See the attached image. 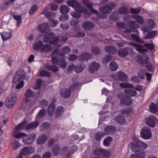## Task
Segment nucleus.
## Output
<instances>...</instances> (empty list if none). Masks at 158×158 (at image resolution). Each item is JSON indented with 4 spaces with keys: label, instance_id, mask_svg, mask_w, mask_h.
<instances>
[{
    "label": "nucleus",
    "instance_id": "nucleus-28",
    "mask_svg": "<svg viewBox=\"0 0 158 158\" xmlns=\"http://www.w3.org/2000/svg\"><path fill=\"white\" fill-rule=\"evenodd\" d=\"M52 47L48 44H43L42 48L40 49L41 52H48L52 51Z\"/></svg>",
    "mask_w": 158,
    "mask_h": 158
},
{
    "label": "nucleus",
    "instance_id": "nucleus-48",
    "mask_svg": "<svg viewBox=\"0 0 158 158\" xmlns=\"http://www.w3.org/2000/svg\"><path fill=\"white\" fill-rule=\"evenodd\" d=\"M112 141V138L111 137H107L103 141V144L105 146H108L110 144Z\"/></svg>",
    "mask_w": 158,
    "mask_h": 158
},
{
    "label": "nucleus",
    "instance_id": "nucleus-41",
    "mask_svg": "<svg viewBox=\"0 0 158 158\" xmlns=\"http://www.w3.org/2000/svg\"><path fill=\"white\" fill-rule=\"evenodd\" d=\"M73 7L75 8L76 11L75 12L71 14L72 15L75 19H77L79 18L81 15V13L79 10V9L76 7Z\"/></svg>",
    "mask_w": 158,
    "mask_h": 158
},
{
    "label": "nucleus",
    "instance_id": "nucleus-8",
    "mask_svg": "<svg viewBox=\"0 0 158 158\" xmlns=\"http://www.w3.org/2000/svg\"><path fill=\"white\" fill-rule=\"evenodd\" d=\"M145 123L151 127H154L158 120L153 115H150L149 117L146 118L144 119Z\"/></svg>",
    "mask_w": 158,
    "mask_h": 158
},
{
    "label": "nucleus",
    "instance_id": "nucleus-40",
    "mask_svg": "<svg viewBox=\"0 0 158 158\" xmlns=\"http://www.w3.org/2000/svg\"><path fill=\"white\" fill-rule=\"evenodd\" d=\"M28 122L26 119H24L21 123L18 125L15 128H23L26 126L27 127Z\"/></svg>",
    "mask_w": 158,
    "mask_h": 158
},
{
    "label": "nucleus",
    "instance_id": "nucleus-14",
    "mask_svg": "<svg viewBox=\"0 0 158 158\" xmlns=\"http://www.w3.org/2000/svg\"><path fill=\"white\" fill-rule=\"evenodd\" d=\"M83 29L89 31L93 29L94 27V24L92 22L87 21L83 23L82 25Z\"/></svg>",
    "mask_w": 158,
    "mask_h": 158
},
{
    "label": "nucleus",
    "instance_id": "nucleus-6",
    "mask_svg": "<svg viewBox=\"0 0 158 158\" xmlns=\"http://www.w3.org/2000/svg\"><path fill=\"white\" fill-rule=\"evenodd\" d=\"M118 98L120 100L122 104L130 105L133 102V100L131 98L123 94L120 93L117 95Z\"/></svg>",
    "mask_w": 158,
    "mask_h": 158
},
{
    "label": "nucleus",
    "instance_id": "nucleus-54",
    "mask_svg": "<svg viewBox=\"0 0 158 158\" xmlns=\"http://www.w3.org/2000/svg\"><path fill=\"white\" fill-rule=\"evenodd\" d=\"M137 145L140 147L145 149L148 147V145L141 141L138 140L137 142Z\"/></svg>",
    "mask_w": 158,
    "mask_h": 158
},
{
    "label": "nucleus",
    "instance_id": "nucleus-21",
    "mask_svg": "<svg viewBox=\"0 0 158 158\" xmlns=\"http://www.w3.org/2000/svg\"><path fill=\"white\" fill-rule=\"evenodd\" d=\"M128 44L131 45L133 47H136L135 49L140 53H144L147 52V50L146 49L142 48V46L139 44H133L131 43H129Z\"/></svg>",
    "mask_w": 158,
    "mask_h": 158
},
{
    "label": "nucleus",
    "instance_id": "nucleus-47",
    "mask_svg": "<svg viewBox=\"0 0 158 158\" xmlns=\"http://www.w3.org/2000/svg\"><path fill=\"white\" fill-rule=\"evenodd\" d=\"M16 75L20 79L25 77V71L22 70H19L17 72Z\"/></svg>",
    "mask_w": 158,
    "mask_h": 158
},
{
    "label": "nucleus",
    "instance_id": "nucleus-43",
    "mask_svg": "<svg viewBox=\"0 0 158 158\" xmlns=\"http://www.w3.org/2000/svg\"><path fill=\"white\" fill-rule=\"evenodd\" d=\"M39 123L37 121L33 122L28 124L25 128H36L38 126Z\"/></svg>",
    "mask_w": 158,
    "mask_h": 158
},
{
    "label": "nucleus",
    "instance_id": "nucleus-59",
    "mask_svg": "<svg viewBox=\"0 0 158 158\" xmlns=\"http://www.w3.org/2000/svg\"><path fill=\"white\" fill-rule=\"evenodd\" d=\"M40 75L41 76H44L47 77H50L51 76L50 73L44 70H42L40 72Z\"/></svg>",
    "mask_w": 158,
    "mask_h": 158
},
{
    "label": "nucleus",
    "instance_id": "nucleus-44",
    "mask_svg": "<svg viewBox=\"0 0 158 158\" xmlns=\"http://www.w3.org/2000/svg\"><path fill=\"white\" fill-rule=\"evenodd\" d=\"M125 93L131 96H135L137 94V93L134 90L127 89L125 90Z\"/></svg>",
    "mask_w": 158,
    "mask_h": 158
},
{
    "label": "nucleus",
    "instance_id": "nucleus-46",
    "mask_svg": "<svg viewBox=\"0 0 158 158\" xmlns=\"http://www.w3.org/2000/svg\"><path fill=\"white\" fill-rule=\"evenodd\" d=\"M118 11L119 13L122 14H127L130 12L129 9L125 7H122L119 8Z\"/></svg>",
    "mask_w": 158,
    "mask_h": 158
},
{
    "label": "nucleus",
    "instance_id": "nucleus-31",
    "mask_svg": "<svg viewBox=\"0 0 158 158\" xmlns=\"http://www.w3.org/2000/svg\"><path fill=\"white\" fill-rule=\"evenodd\" d=\"M118 55L122 57H125L128 54L127 47L121 48L118 51Z\"/></svg>",
    "mask_w": 158,
    "mask_h": 158
},
{
    "label": "nucleus",
    "instance_id": "nucleus-58",
    "mask_svg": "<svg viewBox=\"0 0 158 158\" xmlns=\"http://www.w3.org/2000/svg\"><path fill=\"white\" fill-rule=\"evenodd\" d=\"M12 145L13 149L14 150H16L20 146V145L18 141L16 140H14L12 143Z\"/></svg>",
    "mask_w": 158,
    "mask_h": 158
},
{
    "label": "nucleus",
    "instance_id": "nucleus-42",
    "mask_svg": "<svg viewBox=\"0 0 158 158\" xmlns=\"http://www.w3.org/2000/svg\"><path fill=\"white\" fill-rule=\"evenodd\" d=\"M2 39L3 40H6L10 38L11 35V34L9 32H4L3 33H1Z\"/></svg>",
    "mask_w": 158,
    "mask_h": 158
},
{
    "label": "nucleus",
    "instance_id": "nucleus-9",
    "mask_svg": "<svg viewBox=\"0 0 158 158\" xmlns=\"http://www.w3.org/2000/svg\"><path fill=\"white\" fill-rule=\"evenodd\" d=\"M35 138L36 135L34 134H31L28 136L26 135L23 138V141L25 144H30L34 142Z\"/></svg>",
    "mask_w": 158,
    "mask_h": 158
},
{
    "label": "nucleus",
    "instance_id": "nucleus-35",
    "mask_svg": "<svg viewBox=\"0 0 158 158\" xmlns=\"http://www.w3.org/2000/svg\"><path fill=\"white\" fill-rule=\"evenodd\" d=\"M114 120L118 123L121 125L124 124L126 122V120L122 115H119L115 118Z\"/></svg>",
    "mask_w": 158,
    "mask_h": 158
},
{
    "label": "nucleus",
    "instance_id": "nucleus-18",
    "mask_svg": "<svg viewBox=\"0 0 158 158\" xmlns=\"http://www.w3.org/2000/svg\"><path fill=\"white\" fill-rule=\"evenodd\" d=\"M128 24L130 28L132 29H133V30H132L130 31H127L130 32L131 31H132L134 32H136L137 33H138V31L136 30V29L139 28V26L138 24L135 21H131L129 22Z\"/></svg>",
    "mask_w": 158,
    "mask_h": 158
},
{
    "label": "nucleus",
    "instance_id": "nucleus-49",
    "mask_svg": "<svg viewBox=\"0 0 158 158\" xmlns=\"http://www.w3.org/2000/svg\"><path fill=\"white\" fill-rule=\"evenodd\" d=\"M132 38L135 41L140 43H143L144 42L143 41L141 40L139 37L137 35L135 34H131V35Z\"/></svg>",
    "mask_w": 158,
    "mask_h": 158
},
{
    "label": "nucleus",
    "instance_id": "nucleus-32",
    "mask_svg": "<svg viewBox=\"0 0 158 158\" xmlns=\"http://www.w3.org/2000/svg\"><path fill=\"white\" fill-rule=\"evenodd\" d=\"M157 31H150L148 32L146 35H145L144 38L145 39H153L156 36L157 34Z\"/></svg>",
    "mask_w": 158,
    "mask_h": 158
},
{
    "label": "nucleus",
    "instance_id": "nucleus-36",
    "mask_svg": "<svg viewBox=\"0 0 158 158\" xmlns=\"http://www.w3.org/2000/svg\"><path fill=\"white\" fill-rule=\"evenodd\" d=\"M69 11V8L67 6L63 5L60 6V11L62 14H67Z\"/></svg>",
    "mask_w": 158,
    "mask_h": 158
},
{
    "label": "nucleus",
    "instance_id": "nucleus-7",
    "mask_svg": "<svg viewBox=\"0 0 158 158\" xmlns=\"http://www.w3.org/2000/svg\"><path fill=\"white\" fill-rule=\"evenodd\" d=\"M115 4L113 2H110L107 6H105L99 8L100 12L104 14H110L111 11L112 9L114 8Z\"/></svg>",
    "mask_w": 158,
    "mask_h": 158
},
{
    "label": "nucleus",
    "instance_id": "nucleus-25",
    "mask_svg": "<svg viewBox=\"0 0 158 158\" xmlns=\"http://www.w3.org/2000/svg\"><path fill=\"white\" fill-rule=\"evenodd\" d=\"M19 129H15L13 133V136L16 139H19L22 137H23L26 134L20 132Z\"/></svg>",
    "mask_w": 158,
    "mask_h": 158
},
{
    "label": "nucleus",
    "instance_id": "nucleus-52",
    "mask_svg": "<svg viewBox=\"0 0 158 158\" xmlns=\"http://www.w3.org/2000/svg\"><path fill=\"white\" fill-rule=\"evenodd\" d=\"M116 131H120V130L118 129L116 130V129H105L104 131L106 135L108 134H114Z\"/></svg>",
    "mask_w": 158,
    "mask_h": 158
},
{
    "label": "nucleus",
    "instance_id": "nucleus-53",
    "mask_svg": "<svg viewBox=\"0 0 158 158\" xmlns=\"http://www.w3.org/2000/svg\"><path fill=\"white\" fill-rule=\"evenodd\" d=\"M41 80L40 79H38L37 80L36 82L35 86L33 87L34 89L37 90L40 89L41 86Z\"/></svg>",
    "mask_w": 158,
    "mask_h": 158
},
{
    "label": "nucleus",
    "instance_id": "nucleus-60",
    "mask_svg": "<svg viewBox=\"0 0 158 158\" xmlns=\"http://www.w3.org/2000/svg\"><path fill=\"white\" fill-rule=\"evenodd\" d=\"M59 150V147L58 145H55L52 149V152L54 155L57 156L58 155Z\"/></svg>",
    "mask_w": 158,
    "mask_h": 158
},
{
    "label": "nucleus",
    "instance_id": "nucleus-10",
    "mask_svg": "<svg viewBox=\"0 0 158 158\" xmlns=\"http://www.w3.org/2000/svg\"><path fill=\"white\" fill-rule=\"evenodd\" d=\"M154 25V22L151 19L147 20L144 27H143V30L145 32H148L150 30L152 29Z\"/></svg>",
    "mask_w": 158,
    "mask_h": 158
},
{
    "label": "nucleus",
    "instance_id": "nucleus-12",
    "mask_svg": "<svg viewBox=\"0 0 158 158\" xmlns=\"http://www.w3.org/2000/svg\"><path fill=\"white\" fill-rule=\"evenodd\" d=\"M141 137L145 139H148L152 136V132L149 129H142L140 131Z\"/></svg>",
    "mask_w": 158,
    "mask_h": 158
},
{
    "label": "nucleus",
    "instance_id": "nucleus-13",
    "mask_svg": "<svg viewBox=\"0 0 158 158\" xmlns=\"http://www.w3.org/2000/svg\"><path fill=\"white\" fill-rule=\"evenodd\" d=\"M100 64L99 63L95 62H92L89 68V71L90 73H93L98 70L100 67Z\"/></svg>",
    "mask_w": 158,
    "mask_h": 158
},
{
    "label": "nucleus",
    "instance_id": "nucleus-4",
    "mask_svg": "<svg viewBox=\"0 0 158 158\" xmlns=\"http://www.w3.org/2000/svg\"><path fill=\"white\" fill-rule=\"evenodd\" d=\"M137 62L142 65L145 66L147 69L149 71L152 70V68L151 64L148 62V56H144L142 57L139 56L137 57Z\"/></svg>",
    "mask_w": 158,
    "mask_h": 158
},
{
    "label": "nucleus",
    "instance_id": "nucleus-37",
    "mask_svg": "<svg viewBox=\"0 0 158 158\" xmlns=\"http://www.w3.org/2000/svg\"><path fill=\"white\" fill-rule=\"evenodd\" d=\"M149 111L152 113H155L158 110V106L154 103H152L149 106Z\"/></svg>",
    "mask_w": 158,
    "mask_h": 158
},
{
    "label": "nucleus",
    "instance_id": "nucleus-50",
    "mask_svg": "<svg viewBox=\"0 0 158 158\" xmlns=\"http://www.w3.org/2000/svg\"><path fill=\"white\" fill-rule=\"evenodd\" d=\"M49 23L50 27H54L57 25L58 23V21L55 19H49Z\"/></svg>",
    "mask_w": 158,
    "mask_h": 158
},
{
    "label": "nucleus",
    "instance_id": "nucleus-62",
    "mask_svg": "<svg viewBox=\"0 0 158 158\" xmlns=\"http://www.w3.org/2000/svg\"><path fill=\"white\" fill-rule=\"evenodd\" d=\"M131 12L132 14H137L139 13L140 12V8H133L132 7L130 8Z\"/></svg>",
    "mask_w": 158,
    "mask_h": 158
},
{
    "label": "nucleus",
    "instance_id": "nucleus-30",
    "mask_svg": "<svg viewBox=\"0 0 158 158\" xmlns=\"http://www.w3.org/2000/svg\"><path fill=\"white\" fill-rule=\"evenodd\" d=\"M47 139V137L46 135H42L38 137L36 142L38 144H42L45 143Z\"/></svg>",
    "mask_w": 158,
    "mask_h": 158
},
{
    "label": "nucleus",
    "instance_id": "nucleus-15",
    "mask_svg": "<svg viewBox=\"0 0 158 158\" xmlns=\"http://www.w3.org/2000/svg\"><path fill=\"white\" fill-rule=\"evenodd\" d=\"M127 78V75L124 73L118 72L117 75L114 77V79L116 81H126Z\"/></svg>",
    "mask_w": 158,
    "mask_h": 158
},
{
    "label": "nucleus",
    "instance_id": "nucleus-27",
    "mask_svg": "<svg viewBox=\"0 0 158 158\" xmlns=\"http://www.w3.org/2000/svg\"><path fill=\"white\" fill-rule=\"evenodd\" d=\"M104 49L107 52L113 54L115 53L117 50L116 48L113 46H105Z\"/></svg>",
    "mask_w": 158,
    "mask_h": 158
},
{
    "label": "nucleus",
    "instance_id": "nucleus-20",
    "mask_svg": "<svg viewBox=\"0 0 158 158\" xmlns=\"http://www.w3.org/2000/svg\"><path fill=\"white\" fill-rule=\"evenodd\" d=\"M35 95L34 93L31 89H27L25 96V102H29L30 100L28 98H31L33 97Z\"/></svg>",
    "mask_w": 158,
    "mask_h": 158
},
{
    "label": "nucleus",
    "instance_id": "nucleus-63",
    "mask_svg": "<svg viewBox=\"0 0 158 158\" xmlns=\"http://www.w3.org/2000/svg\"><path fill=\"white\" fill-rule=\"evenodd\" d=\"M37 6L36 5H34L33 6L29 11V13L30 15H32L35 13L37 10Z\"/></svg>",
    "mask_w": 158,
    "mask_h": 158
},
{
    "label": "nucleus",
    "instance_id": "nucleus-5",
    "mask_svg": "<svg viewBox=\"0 0 158 158\" xmlns=\"http://www.w3.org/2000/svg\"><path fill=\"white\" fill-rule=\"evenodd\" d=\"M17 99V94L15 93H12L9 94L6 98L5 102V106L8 108H11Z\"/></svg>",
    "mask_w": 158,
    "mask_h": 158
},
{
    "label": "nucleus",
    "instance_id": "nucleus-39",
    "mask_svg": "<svg viewBox=\"0 0 158 158\" xmlns=\"http://www.w3.org/2000/svg\"><path fill=\"white\" fill-rule=\"evenodd\" d=\"M45 109H43L40 110L36 117V119L39 120L43 118L45 114Z\"/></svg>",
    "mask_w": 158,
    "mask_h": 158
},
{
    "label": "nucleus",
    "instance_id": "nucleus-45",
    "mask_svg": "<svg viewBox=\"0 0 158 158\" xmlns=\"http://www.w3.org/2000/svg\"><path fill=\"white\" fill-rule=\"evenodd\" d=\"M109 68L112 71H116L118 69V65L114 61H112L109 64Z\"/></svg>",
    "mask_w": 158,
    "mask_h": 158
},
{
    "label": "nucleus",
    "instance_id": "nucleus-29",
    "mask_svg": "<svg viewBox=\"0 0 158 158\" xmlns=\"http://www.w3.org/2000/svg\"><path fill=\"white\" fill-rule=\"evenodd\" d=\"M85 68L86 66L85 64L80 63L75 67L74 71L76 73H79L82 72Z\"/></svg>",
    "mask_w": 158,
    "mask_h": 158
},
{
    "label": "nucleus",
    "instance_id": "nucleus-34",
    "mask_svg": "<svg viewBox=\"0 0 158 158\" xmlns=\"http://www.w3.org/2000/svg\"><path fill=\"white\" fill-rule=\"evenodd\" d=\"M138 23L141 24H143L144 23L143 19L139 15H133L131 16Z\"/></svg>",
    "mask_w": 158,
    "mask_h": 158
},
{
    "label": "nucleus",
    "instance_id": "nucleus-57",
    "mask_svg": "<svg viewBox=\"0 0 158 158\" xmlns=\"http://www.w3.org/2000/svg\"><path fill=\"white\" fill-rule=\"evenodd\" d=\"M22 15H14L13 16V18L17 21V24L19 26L22 22Z\"/></svg>",
    "mask_w": 158,
    "mask_h": 158
},
{
    "label": "nucleus",
    "instance_id": "nucleus-23",
    "mask_svg": "<svg viewBox=\"0 0 158 158\" xmlns=\"http://www.w3.org/2000/svg\"><path fill=\"white\" fill-rule=\"evenodd\" d=\"M92 57V55L91 54L85 52L80 55L79 59L80 61H83L85 60L87 61L88 59H91Z\"/></svg>",
    "mask_w": 158,
    "mask_h": 158
},
{
    "label": "nucleus",
    "instance_id": "nucleus-24",
    "mask_svg": "<svg viewBox=\"0 0 158 158\" xmlns=\"http://www.w3.org/2000/svg\"><path fill=\"white\" fill-rule=\"evenodd\" d=\"M43 43L41 40H39L34 43L33 44V48L34 50L35 51H40V49L42 48L43 45Z\"/></svg>",
    "mask_w": 158,
    "mask_h": 158
},
{
    "label": "nucleus",
    "instance_id": "nucleus-1",
    "mask_svg": "<svg viewBox=\"0 0 158 158\" xmlns=\"http://www.w3.org/2000/svg\"><path fill=\"white\" fill-rule=\"evenodd\" d=\"M52 60L53 64H57L61 68H65L66 66L67 63L65 61V56L62 52L59 50H55L52 54ZM46 69L56 73L58 70L57 67L53 65H51L46 64L45 65Z\"/></svg>",
    "mask_w": 158,
    "mask_h": 158
},
{
    "label": "nucleus",
    "instance_id": "nucleus-3",
    "mask_svg": "<svg viewBox=\"0 0 158 158\" xmlns=\"http://www.w3.org/2000/svg\"><path fill=\"white\" fill-rule=\"evenodd\" d=\"M69 6L72 7H76L79 9V10L81 13L82 12L84 14L89 15L90 13L88 10L85 7L82 6L80 3L77 1L74 0H69L66 2Z\"/></svg>",
    "mask_w": 158,
    "mask_h": 158
},
{
    "label": "nucleus",
    "instance_id": "nucleus-51",
    "mask_svg": "<svg viewBox=\"0 0 158 158\" xmlns=\"http://www.w3.org/2000/svg\"><path fill=\"white\" fill-rule=\"evenodd\" d=\"M120 86L121 88H134V86L131 84L128 83H121L120 84Z\"/></svg>",
    "mask_w": 158,
    "mask_h": 158
},
{
    "label": "nucleus",
    "instance_id": "nucleus-26",
    "mask_svg": "<svg viewBox=\"0 0 158 158\" xmlns=\"http://www.w3.org/2000/svg\"><path fill=\"white\" fill-rule=\"evenodd\" d=\"M70 94L71 91L69 89H62L60 93L61 96L64 98H68Z\"/></svg>",
    "mask_w": 158,
    "mask_h": 158
},
{
    "label": "nucleus",
    "instance_id": "nucleus-16",
    "mask_svg": "<svg viewBox=\"0 0 158 158\" xmlns=\"http://www.w3.org/2000/svg\"><path fill=\"white\" fill-rule=\"evenodd\" d=\"M82 2L83 4L91 12H97V10L93 8L92 3L91 2L88 0H83Z\"/></svg>",
    "mask_w": 158,
    "mask_h": 158
},
{
    "label": "nucleus",
    "instance_id": "nucleus-19",
    "mask_svg": "<svg viewBox=\"0 0 158 158\" xmlns=\"http://www.w3.org/2000/svg\"><path fill=\"white\" fill-rule=\"evenodd\" d=\"M145 155V153L143 150H139L136 153L131 155L130 158H144Z\"/></svg>",
    "mask_w": 158,
    "mask_h": 158
},
{
    "label": "nucleus",
    "instance_id": "nucleus-38",
    "mask_svg": "<svg viewBox=\"0 0 158 158\" xmlns=\"http://www.w3.org/2000/svg\"><path fill=\"white\" fill-rule=\"evenodd\" d=\"M105 135H106V134L105 132H98L95 134V139L96 141H100L102 138Z\"/></svg>",
    "mask_w": 158,
    "mask_h": 158
},
{
    "label": "nucleus",
    "instance_id": "nucleus-56",
    "mask_svg": "<svg viewBox=\"0 0 158 158\" xmlns=\"http://www.w3.org/2000/svg\"><path fill=\"white\" fill-rule=\"evenodd\" d=\"M92 52L95 55H98L100 53L99 48L96 47H93L91 48Z\"/></svg>",
    "mask_w": 158,
    "mask_h": 158
},
{
    "label": "nucleus",
    "instance_id": "nucleus-17",
    "mask_svg": "<svg viewBox=\"0 0 158 158\" xmlns=\"http://www.w3.org/2000/svg\"><path fill=\"white\" fill-rule=\"evenodd\" d=\"M56 101V99L54 98L51 104L48 107V114L50 116H52L53 115V113L54 110L55 109V106L54 103Z\"/></svg>",
    "mask_w": 158,
    "mask_h": 158
},
{
    "label": "nucleus",
    "instance_id": "nucleus-11",
    "mask_svg": "<svg viewBox=\"0 0 158 158\" xmlns=\"http://www.w3.org/2000/svg\"><path fill=\"white\" fill-rule=\"evenodd\" d=\"M14 3L10 0H5L0 5V9L1 10H6L11 8L13 5Z\"/></svg>",
    "mask_w": 158,
    "mask_h": 158
},
{
    "label": "nucleus",
    "instance_id": "nucleus-55",
    "mask_svg": "<svg viewBox=\"0 0 158 158\" xmlns=\"http://www.w3.org/2000/svg\"><path fill=\"white\" fill-rule=\"evenodd\" d=\"M98 126L100 128H115V127L113 126L107 127L106 125L104 123L101 122H99Z\"/></svg>",
    "mask_w": 158,
    "mask_h": 158
},
{
    "label": "nucleus",
    "instance_id": "nucleus-2",
    "mask_svg": "<svg viewBox=\"0 0 158 158\" xmlns=\"http://www.w3.org/2000/svg\"><path fill=\"white\" fill-rule=\"evenodd\" d=\"M59 40L58 37L56 36L54 33L52 32L46 33L43 39V41L44 43H48L55 45L56 47H60L61 46V45L59 44H57Z\"/></svg>",
    "mask_w": 158,
    "mask_h": 158
},
{
    "label": "nucleus",
    "instance_id": "nucleus-61",
    "mask_svg": "<svg viewBox=\"0 0 158 158\" xmlns=\"http://www.w3.org/2000/svg\"><path fill=\"white\" fill-rule=\"evenodd\" d=\"M132 112V109L130 108L123 109L121 111L122 114H127L130 113Z\"/></svg>",
    "mask_w": 158,
    "mask_h": 158
},
{
    "label": "nucleus",
    "instance_id": "nucleus-33",
    "mask_svg": "<svg viewBox=\"0 0 158 158\" xmlns=\"http://www.w3.org/2000/svg\"><path fill=\"white\" fill-rule=\"evenodd\" d=\"M64 108L63 106H59L56 109L55 111V116L58 117L62 115L64 112Z\"/></svg>",
    "mask_w": 158,
    "mask_h": 158
},
{
    "label": "nucleus",
    "instance_id": "nucleus-22",
    "mask_svg": "<svg viewBox=\"0 0 158 158\" xmlns=\"http://www.w3.org/2000/svg\"><path fill=\"white\" fill-rule=\"evenodd\" d=\"M49 25L47 23H44L40 25L38 27V30L41 33H45L48 29Z\"/></svg>",
    "mask_w": 158,
    "mask_h": 158
},
{
    "label": "nucleus",
    "instance_id": "nucleus-64",
    "mask_svg": "<svg viewBox=\"0 0 158 158\" xmlns=\"http://www.w3.org/2000/svg\"><path fill=\"white\" fill-rule=\"evenodd\" d=\"M62 50L64 54H65L69 53L70 52L71 49L69 47L67 46H64L62 48Z\"/></svg>",
    "mask_w": 158,
    "mask_h": 158
}]
</instances>
